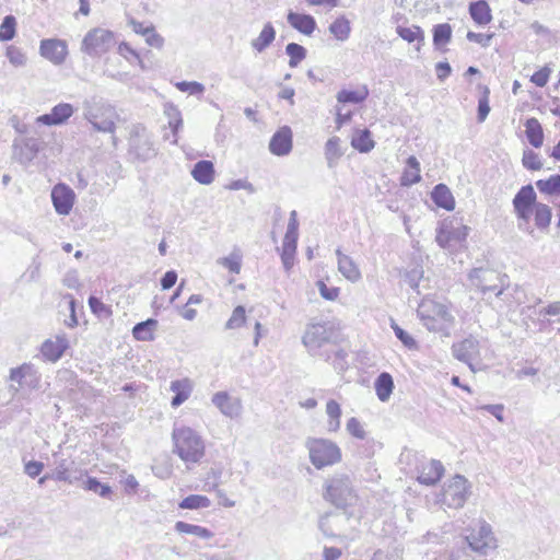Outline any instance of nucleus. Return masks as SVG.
<instances>
[{
    "label": "nucleus",
    "mask_w": 560,
    "mask_h": 560,
    "mask_svg": "<svg viewBox=\"0 0 560 560\" xmlns=\"http://www.w3.org/2000/svg\"><path fill=\"white\" fill-rule=\"evenodd\" d=\"M323 498L337 509H346L357 501V493L347 474H335L324 483Z\"/></svg>",
    "instance_id": "obj_3"
},
{
    "label": "nucleus",
    "mask_w": 560,
    "mask_h": 560,
    "mask_svg": "<svg viewBox=\"0 0 560 560\" xmlns=\"http://www.w3.org/2000/svg\"><path fill=\"white\" fill-rule=\"evenodd\" d=\"M466 37L469 42L477 43L482 47H488L493 37V34H481L469 31Z\"/></svg>",
    "instance_id": "obj_58"
},
{
    "label": "nucleus",
    "mask_w": 560,
    "mask_h": 560,
    "mask_svg": "<svg viewBox=\"0 0 560 560\" xmlns=\"http://www.w3.org/2000/svg\"><path fill=\"white\" fill-rule=\"evenodd\" d=\"M211 505V501L206 495L200 494H190L183 499L178 506L184 510H198V509H207Z\"/></svg>",
    "instance_id": "obj_40"
},
{
    "label": "nucleus",
    "mask_w": 560,
    "mask_h": 560,
    "mask_svg": "<svg viewBox=\"0 0 560 560\" xmlns=\"http://www.w3.org/2000/svg\"><path fill=\"white\" fill-rule=\"evenodd\" d=\"M7 57L9 61L15 67L24 66L26 62V56L21 51V49L14 46L7 48Z\"/></svg>",
    "instance_id": "obj_54"
},
{
    "label": "nucleus",
    "mask_w": 560,
    "mask_h": 560,
    "mask_svg": "<svg viewBox=\"0 0 560 560\" xmlns=\"http://www.w3.org/2000/svg\"><path fill=\"white\" fill-rule=\"evenodd\" d=\"M488 93L489 91L486 90V93L482 97L479 98V102H478V121L482 122L486 120L487 116L489 115V112H490V106H489V100H488Z\"/></svg>",
    "instance_id": "obj_59"
},
{
    "label": "nucleus",
    "mask_w": 560,
    "mask_h": 560,
    "mask_svg": "<svg viewBox=\"0 0 560 560\" xmlns=\"http://www.w3.org/2000/svg\"><path fill=\"white\" fill-rule=\"evenodd\" d=\"M338 270L349 281L357 282L361 279V272L354 260L343 254L339 248L336 249Z\"/></svg>",
    "instance_id": "obj_21"
},
{
    "label": "nucleus",
    "mask_w": 560,
    "mask_h": 560,
    "mask_svg": "<svg viewBox=\"0 0 560 560\" xmlns=\"http://www.w3.org/2000/svg\"><path fill=\"white\" fill-rule=\"evenodd\" d=\"M175 530L179 534L194 535L202 539H210L213 537V533L210 529L183 521L175 523Z\"/></svg>",
    "instance_id": "obj_36"
},
{
    "label": "nucleus",
    "mask_w": 560,
    "mask_h": 560,
    "mask_svg": "<svg viewBox=\"0 0 560 560\" xmlns=\"http://www.w3.org/2000/svg\"><path fill=\"white\" fill-rule=\"evenodd\" d=\"M306 447L310 454V460L317 469L332 466L341 460L340 447L327 439H308Z\"/></svg>",
    "instance_id": "obj_5"
},
{
    "label": "nucleus",
    "mask_w": 560,
    "mask_h": 560,
    "mask_svg": "<svg viewBox=\"0 0 560 560\" xmlns=\"http://www.w3.org/2000/svg\"><path fill=\"white\" fill-rule=\"evenodd\" d=\"M536 192L532 185L523 186L513 199L514 208H535Z\"/></svg>",
    "instance_id": "obj_34"
},
{
    "label": "nucleus",
    "mask_w": 560,
    "mask_h": 560,
    "mask_svg": "<svg viewBox=\"0 0 560 560\" xmlns=\"http://www.w3.org/2000/svg\"><path fill=\"white\" fill-rule=\"evenodd\" d=\"M329 32L337 40L346 42L351 33L350 21L345 15L337 18L329 25Z\"/></svg>",
    "instance_id": "obj_37"
},
{
    "label": "nucleus",
    "mask_w": 560,
    "mask_h": 560,
    "mask_svg": "<svg viewBox=\"0 0 560 560\" xmlns=\"http://www.w3.org/2000/svg\"><path fill=\"white\" fill-rule=\"evenodd\" d=\"M191 176L202 185L211 184L214 179L213 163L208 160L197 162L191 170Z\"/></svg>",
    "instance_id": "obj_26"
},
{
    "label": "nucleus",
    "mask_w": 560,
    "mask_h": 560,
    "mask_svg": "<svg viewBox=\"0 0 560 560\" xmlns=\"http://www.w3.org/2000/svg\"><path fill=\"white\" fill-rule=\"evenodd\" d=\"M170 389L175 394L171 405L173 408H177L189 398L192 383L189 378L176 380L171 383Z\"/></svg>",
    "instance_id": "obj_24"
},
{
    "label": "nucleus",
    "mask_w": 560,
    "mask_h": 560,
    "mask_svg": "<svg viewBox=\"0 0 560 560\" xmlns=\"http://www.w3.org/2000/svg\"><path fill=\"white\" fill-rule=\"evenodd\" d=\"M74 113V108L69 103H60L54 106L48 114H44L36 118V121L46 126L62 125Z\"/></svg>",
    "instance_id": "obj_18"
},
{
    "label": "nucleus",
    "mask_w": 560,
    "mask_h": 560,
    "mask_svg": "<svg viewBox=\"0 0 560 560\" xmlns=\"http://www.w3.org/2000/svg\"><path fill=\"white\" fill-rule=\"evenodd\" d=\"M66 348L67 342L65 339L57 338L55 341L48 339L42 345L40 352L46 360L56 362L62 357Z\"/></svg>",
    "instance_id": "obj_28"
},
{
    "label": "nucleus",
    "mask_w": 560,
    "mask_h": 560,
    "mask_svg": "<svg viewBox=\"0 0 560 560\" xmlns=\"http://www.w3.org/2000/svg\"><path fill=\"white\" fill-rule=\"evenodd\" d=\"M180 92H188L192 95L202 94L205 92L203 84L197 81H180L175 84Z\"/></svg>",
    "instance_id": "obj_53"
},
{
    "label": "nucleus",
    "mask_w": 560,
    "mask_h": 560,
    "mask_svg": "<svg viewBox=\"0 0 560 560\" xmlns=\"http://www.w3.org/2000/svg\"><path fill=\"white\" fill-rule=\"evenodd\" d=\"M317 287L322 298L327 301H335L338 298L339 289L335 287H327L326 283L322 280L317 281Z\"/></svg>",
    "instance_id": "obj_57"
},
{
    "label": "nucleus",
    "mask_w": 560,
    "mask_h": 560,
    "mask_svg": "<svg viewBox=\"0 0 560 560\" xmlns=\"http://www.w3.org/2000/svg\"><path fill=\"white\" fill-rule=\"evenodd\" d=\"M75 194L68 185L59 183L51 189V201L56 212L68 215L74 205Z\"/></svg>",
    "instance_id": "obj_14"
},
{
    "label": "nucleus",
    "mask_w": 560,
    "mask_h": 560,
    "mask_svg": "<svg viewBox=\"0 0 560 560\" xmlns=\"http://www.w3.org/2000/svg\"><path fill=\"white\" fill-rule=\"evenodd\" d=\"M83 110L84 118L95 130L109 133L115 131L118 115L113 106L102 102L85 101Z\"/></svg>",
    "instance_id": "obj_4"
},
{
    "label": "nucleus",
    "mask_w": 560,
    "mask_h": 560,
    "mask_svg": "<svg viewBox=\"0 0 560 560\" xmlns=\"http://www.w3.org/2000/svg\"><path fill=\"white\" fill-rule=\"evenodd\" d=\"M212 404L226 417L236 418L242 412L241 400L226 392H218L212 396Z\"/></svg>",
    "instance_id": "obj_17"
},
{
    "label": "nucleus",
    "mask_w": 560,
    "mask_h": 560,
    "mask_svg": "<svg viewBox=\"0 0 560 560\" xmlns=\"http://www.w3.org/2000/svg\"><path fill=\"white\" fill-rule=\"evenodd\" d=\"M470 494V483L462 475H456L444 487L442 493V503L447 508L460 509L466 503Z\"/></svg>",
    "instance_id": "obj_8"
},
{
    "label": "nucleus",
    "mask_w": 560,
    "mask_h": 560,
    "mask_svg": "<svg viewBox=\"0 0 560 560\" xmlns=\"http://www.w3.org/2000/svg\"><path fill=\"white\" fill-rule=\"evenodd\" d=\"M432 200L438 207L447 211H451L455 208L454 197L448 187L444 184H439L434 187L432 191Z\"/></svg>",
    "instance_id": "obj_30"
},
{
    "label": "nucleus",
    "mask_w": 560,
    "mask_h": 560,
    "mask_svg": "<svg viewBox=\"0 0 560 560\" xmlns=\"http://www.w3.org/2000/svg\"><path fill=\"white\" fill-rule=\"evenodd\" d=\"M174 452L186 464H197L205 455V443L201 436L188 427L173 430Z\"/></svg>",
    "instance_id": "obj_2"
},
{
    "label": "nucleus",
    "mask_w": 560,
    "mask_h": 560,
    "mask_svg": "<svg viewBox=\"0 0 560 560\" xmlns=\"http://www.w3.org/2000/svg\"><path fill=\"white\" fill-rule=\"evenodd\" d=\"M15 19L12 15H7L0 25V40H10L15 35Z\"/></svg>",
    "instance_id": "obj_47"
},
{
    "label": "nucleus",
    "mask_w": 560,
    "mask_h": 560,
    "mask_svg": "<svg viewBox=\"0 0 560 560\" xmlns=\"http://www.w3.org/2000/svg\"><path fill=\"white\" fill-rule=\"evenodd\" d=\"M288 23L300 33L310 36L316 28V21L310 14L289 12Z\"/></svg>",
    "instance_id": "obj_23"
},
{
    "label": "nucleus",
    "mask_w": 560,
    "mask_h": 560,
    "mask_svg": "<svg viewBox=\"0 0 560 560\" xmlns=\"http://www.w3.org/2000/svg\"><path fill=\"white\" fill-rule=\"evenodd\" d=\"M115 44L116 39L112 31L95 27L85 34L81 44V51L91 57H101L109 51Z\"/></svg>",
    "instance_id": "obj_7"
},
{
    "label": "nucleus",
    "mask_w": 560,
    "mask_h": 560,
    "mask_svg": "<svg viewBox=\"0 0 560 560\" xmlns=\"http://www.w3.org/2000/svg\"><path fill=\"white\" fill-rule=\"evenodd\" d=\"M39 52L42 57L58 66L66 60L68 55L67 44L65 40L56 38L43 39L40 42Z\"/></svg>",
    "instance_id": "obj_15"
},
{
    "label": "nucleus",
    "mask_w": 560,
    "mask_h": 560,
    "mask_svg": "<svg viewBox=\"0 0 560 560\" xmlns=\"http://www.w3.org/2000/svg\"><path fill=\"white\" fill-rule=\"evenodd\" d=\"M9 378L18 384V386H10V390L14 394L20 390H37L40 387V374L31 363H23L18 368L11 369Z\"/></svg>",
    "instance_id": "obj_9"
},
{
    "label": "nucleus",
    "mask_w": 560,
    "mask_h": 560,
    "mask_svg": "<svg viewBox=\"0 0 560 560\" xmlns=\"http://www.w3.org/2000/svg\"><path fill=\"white\" fill-rule=\"evenodd\" d=\"M452 37V27L447 23L438 24L433 28V43L436 46L447 44Z\"/></svg>",
    "instance_id": "obj_45"
},
{
    "label": "nucleus",
    "mask_w": 560,
    "mask_h": 560,
    "mask_svg": "<svg viewBox=\"0 0 560 560\" xmlns=\"http://www.w3.org/2000/svg\"><path fill=\"white\" fill-rule=\"evenodd\" d=\"M505 276H501L495 270L486 269V268H475L469 273V279L471 284L478 288L482 293L495 291L497 296H500L503 293Z\"/></svg>",
    "instance_id": "obj_10"
},
{
    "label": "nucleus",
    "mask_w": 560,
    "mask_h": 560,
    "mask_svg": "<svg viewBox=\"0 0 560 560\" xmlns=\"http://www.w3.org/2000/svg\"><path fill=\"white\" fill-rule=\"evenodd\" d=\"M392 328L394 329L395 336L402 342L404 346L409 349L416 348L415 339L407 331H405L395 323H393Z\"/></svg>",
    "instance_id": "obj_56"
},
{
    "label": "nucleus",
    "mask_w": 560,
    "mask_h": 560,
    "mask_svg": "<svg viewBox=\"0 0 560 560\" xmlns=\"http://www.w3.org/2000/svg\"><path fill=\"white\" fill-rule=\"evenodd\" d=\"M334 336V328L328 323L310 324L302 337L308 352L315 354L318 349L328 343Z\"/></svg>",
    "instance_id": "obj_11"
},
{
    "label": "nucleus",
    "mask_w": 560,
    "mask_h": 560,
    "mask_svg": "<svg viewBox=\"0 0 560 560\" xmlns=\"http://www.w3.org/2000/svg\"><path fill=\"white\" fill-rule=\"evenodd\" d=\"M158 320L149 318L144 322L136 324L132 328L135 339L140 341H150L154 339V331L158 328Z\"/></svg>",
    "instance_id": "obj_32"
},
{
    "label": "nucleus",
    "mask_w": 560,
    "mask_h": 560,
    "mask_svg": "<svg viewBox=\"0 0 560 560\" xmlns=\"http://www.w3.org/2000/svg\"><path fill=\"white\" fill-rule=\"evenodd\" d=\"M369 96V90L364 86L361 91L341 90L337 94V101L339 103H352L359 104L366 100Z\"/></svg>",
    "instance_id": "obj_41"
},
{
    "label": "nucleus",
    "mask_w": 560,
    "mask_h": 560,
    "mask_svg": "<svg viewBox=\"0 0 560 560\" xmlns=\"http://www.w3.org/2000/svg\"><path fill=\"white\" fill-rule=\"evenodd\" d=\"M351 144L358 151L368 153L374 148L375 142L371 137V132L368 129H363L359 130L352 138Z\"/></svg>",
    "instance_id": "obj_38"
},
{
    "label": "nucleus",
    "mask_w": 560,
    "mask_h": 560,
    "mask_svg": "<svg viewBox=\"0 0 560 560\" xmlns=\"http://www.w3.org/2000/svg\"><path fill=\"white\" fill-rule=\"evenodd\" d=\"M341 140L338 137H331L325 144V158L329 168L337 165L338 160L342 156Z\"/></svg>",
    "instance_id": "obj_35"
},
{
    "label": "nucleus",
    "mask_w": 560,
    "mask_h": 560,
    "mask_svg": "<svg viewBox=\"0 0 560 560\" xmlns=\"http://www.w3.org/2000/svg\"><path fill=\"white\" fill-rule=\"evenodd\" d=\"M326 413L329 417L327 422V430L329 432H336L340 428V405L334 399L328 400L326 405Z\"/></svg>",
    "instance_id": "obj_39"
},
{
    "label": "nucleus",
    "mask_w": 560,
    "mask_h": 560,
    "mask_svg": "<svg viewBox=\"0 0 560 560\" xmlns=\"http://www.w3.org/2000/svg\"><path fill=\"white\" fill-rule=\"evenodd\" d=\"M145 42L149 46L161 49L164 45V38L154 31L152 25L145 26L143 30Z\"/></svg>",
    "instance_id": "obj_51"
},
{
    "label": "nucleus",
    "mask_w": 560,
    "mask_h": 560,
    "mask_svg": "<svg viewBox=\"0 0 560 560\" xmlns=\"http://www.w3.org/2000/svg\"><path fill=\"white\" fill-rule=\"evenodd\" d=\"M549 74L550 70L548 68L540 69L530 77V81L537 86L542 88L547 84Z\"/></svg>",
    "instance_id": "obj_62"
},
{
    "label": "nucleus",
    "mask_w": 560,
    "mask_h": 560,
    "mask_svg": "<svg viewBox=\"0 0 560 560\" xmlns=\"http://www.w3.org/2000/svg\"><path fill=\"white\" fill-rule=\"evenodd\" d=\"M397 34L408 43L422 42L424 36L423 32L419 26L412 25L411 27L398 26L396 28Z\"/></svg>",
    "instance_id": "obj_46"
},
{
    "label": "nucleus",
    "mask_w": 560,
    "mask_h": 560,
    "mask_svg": "<svg viewBox=\"0 0 560 560\" xmlns=\"http://www.w3.org/2000/svg\"><path fill=\"white\" fill-rule=\"evenodd\" d=\"M306 49L296 43H290L285 47V54L290 57L289 66L298 67L306 58Z\"/></svg>",
    "instance_id": "obj_42"
},
{
    "label": "nucleus",
    "mask_w": 560,
    "mask_h": 560,
    "mask_svg": "<svg viewBox=\"0 0 560 560\" xmlns=\"http://www.w3.org/2000/svg\"><path fill=\"white\" fill-rule=\"evenodd\" d=\"M394 388V380L388 372H382L374 382L376 396L382 402L389 400Z\"/></svg>",
    "instance_id": "obj_25"
},
{
    "label": "nucleus",
    "mask_w": 560,
    "mask_h": 560,
    "mask_svg": "<svg viewBox=\"0 0 560 560\" xmlns=\"http://www.w3.org/2000/svg\"><path fill=\"white\" fill-rule=\"evenodd\" d=\"M246 322V313L245 308L242 305L236 306L233 310L232 316L229 318V320L225 324L226 329H235L243 326Z\"/></svg>",
    "instance_id": "obj_49"
},
{
    "label": "nucleus",
    "mask_w": 560,
    "mask_h": 560,
    "mask_svg": "<svg viewBox=\"0 0 560 560\" xmlns=\"http://www.w3.org/2000/svg\"><path fill=\"white\" fill-rule=\"evenodd\" d=\"M525 133L528 142L534 148H540L544 142V130L539 120L535 117L528 118L525 122Z\"/></svg>",
    "instance_id": "obj_31"
},
{
    "label": "nucleus",
    "mask_w": 560,
    "mask_h": 560,
    "mask_svg": "<svg viewBox=\"0 0 560 560\" xmlns=\"http://www.w3.org/2000/svg\"><path fill=\"white\" fill-rule=\"evenodd\" d=\"M468 547L479 555H488L498 548V539L492 526L486 520H478L476 528L465 536Z\"/></svg>",
    "instance_id": "obj_6"
},
{
    "label": "nucleus",
    "mask_w": 560,
    "mask_h": 560,
    "mask_svg": "<svg viewBox=\"0 0 560 560\" xmlns=\"http://www.w3.org/2000/svg\"><path fill=\"white\" fill-rule=\"evenodd\" d=\"M89 305L91 311L97 316H102L103 314H109L108 307L97 298L90 296Z\"/></svg>",
    "instance_id": "obj_60"
},
{
    "label": "nucleus",
    "mask_w": 560,
    "mask_h": 560,
    "mask_svg": "<svg viewBox=\"0 0 560 560\" xmlns=\"http://www.w3.org/2000/svg\"><path fill=\"white\" fill-rule=\"evenodd\" d=\"M84 489L97 493L102 498H107L112 493V489L107 485L101 483L96 478L89 477L84 482Z\"/></svg>",
    "instance_id": "obj_48"
},
{
    "label": "nucleus",
    "mask_w": 560,
    "mask_h": 560,
    "mask_svg": "<svg viewBox=\"0 0 560 560\" xmlns=\"http://www.w3.org/2000/svg\"><path fill=\"white\" fill-rule=\"evenodd\" d=\"M453 357L467 364L471 372H476L475 362L480 360V345L479 341L469 336L459 342L452 346Z\"/></svg>",
    "instance_id": "obj_12"
},
{
    "label": "nucleus",
    "mask_w": 560,
    "mask_h": 560,
    "mask_svg": "<svg viewBox=\"0 0 560 560\" xmlns=\"http://www.w3.org/2000/svg\"><path fill=\"white\" fill-rule=\"evenodd\" d=\"M420 180V163L416 156L411 155L407 159V167L401 174L400 185L409 187L419 183Z\"/></svg>",
    "instance_id": "obj_29"
},
{
    "label": "nucleus",
    "mask_w": 560,
    "mask_h": 560,
    "mask_svg": "<svg viewBox=\"0 0 560 560\" xmlns=\"http://www.w3.org/2000/svg\"><path fill=\"white\" fill-rule=\"evenodd\" d=\"M269 150L278 156H283L291 152L292 131L289 127H282L273 133L269 142Z\"/></svg>",
    "instance_id": "obj_19"
},
{
    "label": "nucleus",
    "mask_w": 560,
    "mask_h": 560,
    "mask_svg": "<svg viewBox=\"0 0 560 560\" xmlns=\"http://www.w3.org/2000/svg\"><path fill=\"white\" fill-rule=\"evenodd\" d=\"M218 264L228 268L233 273H240L241 271V256L232 254L229 257H222L218 259Z\"/></svg>",
    "instance_id": "obj_52"
},
{
    "label": "nucleus",
    "mask_w": 560,
    "mask_h": 560,
    "mask_svg": "<svg viewBox=\"0 0 560 560\" xmlns=\"http://www.w3.org/2000/svg\"><path fill=\"white\" fill-rule=\"evenodd\" d=\"M551 209L545 203L535 205V224L538 229H547L551 222Z\"/></svg>",
    "instance_id": "obj_44"
},
{
    "label": "nucleus",
    "mask_w": 560,
    "mask_h": 560,
    "mask_svg": "<svg viewBox=\"0 0 560 560\" xmlns=\"http://www.w3.org/2000/svg\"><path fill=\"white\" fill-rule=\"evenodd\" d=\"M296 245H298V237L296 236H287V235H284V238H283V242H282V252H281V254H287V255L295 256Z\"/></svg>",
    "instance_id": "obj_63"
},
{
    "label": "nucleus",
    "mask_w": 560,
    "mask_h": 560,
    "mask_svg": "<svg viewBox=\"0 0 560 560\" xmlns=\"http://www.w3.org/2000/svg\"><path fill=\"white\" fill-rule=\"evenodd\" d=\"M417 314L422 325L433 332L450 336V331L455 325V317L447 305L432 299H423L418 305Z\"/></svg>",
    "instance_id": "obj_1"
},
{
    "label": "nucleus",
    "mask_w": 560,
    "mask_h": 560,
    "mask_svg": "<svg viewBox=\"0 0 560 560\" xmlns=\"http://www.w3.org/2000/svg\"><path fill=\"white\" fill-rule=\"evenodd\" d=\"M44 469V464L37 460H30L24 465V471L31 478H35L40 475Z\"/></svg>",
    "instance_id": "obj_61"
},
{
    "label": "nucleus",
    "mask_w": 560,
    "mask_h": 560,
    "mask_svg": "<svg viewBox=\"0 0 560 560\" xmlns=\"http://www.w3.org/2000/svg\"><path fill=\"white\" fill-rule=\"evenodd\" d=\"M536 187L546 195L560 194V175H552L548 179H539L536 182Z\"/></svg>",
    "instance_id": "obj_43"
},
{
    "label": "nucleus",
    "mask_w": 560,
    "mask_h": 560,
    "mask_svg": "<svg viewBox=\"0 0 560 560\" xmlns=\"http://www.w3.org/2000/svg\"><path fill=\"white\" fill-rule=\"evenodd\" d=\"M347 431L354 438L363 440L366 435L361 422L352 417L347 422Z\"/></svg>",
    "instance_id": "obj_55"
},
{
    "label": "nucleus",
    "mask_w": 560,
    "mask_h": 560,
    "mask_svg": "<svg viewBox=\"0 0 560 560\" xmlns=\"http://www.w3.org/2000/svg\"><path fill=\"white\" fill-rule=\"evenodd\" d=\"M444 474V467L440 460L431 459L423 464L418 476L422 485L433 486L439 482Z\"/></svg>",
    "instance_id": "obj_20"
},
{
    "label": "nucleus",
    "mask_w": 560,
    "mask_h": 560,
    "mask_svg": "<svg viewBox=\"0 0 560 560\" xmlns=\"http://www.w3.org/2000/svg\"><path fill=\"white\" fill-rule=\"evenodd\" d=\"M522 162L526 168L532 171H539L542 167L539 155L532 150L524 151Z\"/></svg>",
    "instance_id": "obj_50"
},
{
    "label": "nucleus",
    "mask_w": 560,
    "mask_h": 560,
    "mask_svg": "<svg viewBox=\"0 0 560 560\" xmlns=\"http://www.w3.org/2000/svg\"><path fill=\"white\" fill-rule=\"evenodd\" d=\"M73 462L69 463L67 459L62 458L56 462V467L51 475V478L57 481H63L68 483H73L81 479L82 471L81 470H71L70 465Z\"/></svg>",
    "instance_id": "obj_22"
},
{
    "label": "nucleus",
    "mask_w": 560,
    "mask_h": 560,
    "mask_svg": "<svg viewBox=\"0 0 560 560\" xmlns=\"http://www.w3.org/2000/svg\"><path fill=\"white\" fill-rule=\"evenodd\" d=\"M130 152L133 153L141 161H147L155 155V149L144 129L142 132L139 130L135 131L129 140Z\"/></svg>",
    "instance_id": "obj_16"
},
{
    "label": "nucleus",
    "mask_w": 560,
    "mask_h": 560,
    "mask_svg": "<svg viewBox=\"0 0 560 560\" xmlns=\"http://www.w3.org/2000/svg\"><path fill=\"white\" fill-rule=\"evenodd\" d=\"M287 236H296L299 237V222H298V213L295 210L290 212L289 223L287 226Z\"/></svg>",
    "instance_id": "obj_64"
},
{
    "label": "nucleus",
    "mask_w": 560,
    "mask_h": 560,
    "mask_svg": "<svg viewBox=\"0 0 560 560\" xmlns=\"http://www.w3.org/2000/svg\"><path fill=\"white\" fill-rule=\"evenodd\" d=\"M276 38V30L270 22L266 23L259 34V36L252 40V47L262 52Z\"/></svg>",
    "instance_id": "obj_33"
},
{
    "label": "nucleus",
    "mask_w": 560,
    "mask_h": 560,
    "mask_svg": "<svg viewBox=\"0 0 560 560\" xmlns=\"http://www.w3.org/2000/svg\"><path fill=\"white\" fill-rule=\"evenodd\" d=\"M469 14L478 25H487L491 22V9L486 0L470 2Z\"/></svg>",
    "instance_id": "obj_27"
},
{
    "label": "nucleus",
    "mask_w": 560,
    "mask_h": 560,
    "mask_svg": "<svg viewBox=\"0 0 560 560\" xmlns=\"http://www.w3.org/2000/svg\"><path fill=\"white\" fill-rule=\"evenodd\" d=\"M12 156L22 165H28L42 150V142L33 137L16 138L12 144Z\"/></svg>",
    "instance_id": "obj_13"
}]
</instances>
